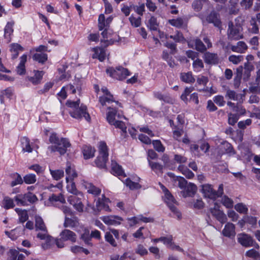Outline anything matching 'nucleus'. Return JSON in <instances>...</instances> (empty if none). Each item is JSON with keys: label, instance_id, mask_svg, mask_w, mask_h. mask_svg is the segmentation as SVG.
I'll return each instance as SVG.
<instances>
[{"label": "nucleus", "instance_id": "obj_36", "mask_svg": "<svg viewBox=\"0 0 260 260\" xmlns=\"http://www.w3.org/2000/svg\"><path fill=\"white\" fill-rule=\"evenodd\" d=\"M178 170L181 172L186 178L191 179L194 176V174L189 170L186 167L180 165L178 168Z\"/></svg>", "mask_w": 260, "mask_h": 260}, {"label": "nucleus", "instance_id": "obj_17", "mask_svg": "<svg viewBox=\"0 0 260 260\" xmlns=\"http://www.w3.org/2000/svg\"><path fill=\"white\" fill-rule=\"evenodd\" d=\"M203 59L207 64H217L219 62L218 56L217 54L207 52L204 53Z\"/></svg>", "mask_w": 260, "mask_h": 260}, {"label": "nucleus", "instance_id": "obj_9", "mask_svg": "<svg viewBox=\"0 0 260 260\" xmlns=\"http://www.w3.org/2000/svg\"><path fill=\"white\" fill-rule=\"evenodd\" d=\"M165 201L177 218L179 219H181V214L174 205L176 203V201L170 191L168 193L165 194Z\"/></svg>", "mask_w": 260, "mask_h": 260}, {"label": "nucleus", "instance_id": "obj_44", "mask_svg": "<svg viewBox=\"0 0 260 260\" xmlns=\"http://www.w3.org/2000/svg\"><path fill=\"white\" fill-rule=\"evenodd\" d=\"M50 173L54 179L58 180L60 179L64 175V172L61 170H52L50 169Z\"/></svg>", "mask_w": 260, "mask_h": 260}, {"label": "nucleus", "instance_id": "obj_35", "mask_svg": "<svg viewBox=\"0 0 260 260\" xmlns=\"http://www.w3.org/2000/svg\"><path fill=\"white\" fill-rule=\"evenodd\" d=\"M68 185L67 186V190L68 191L73 194V195H78V196H80L81 197H82V194L78 191L76 187V185H75V184L74 182H72V180L71 181H70L69 182V183H68Z\"/></svg>", "mask_w": 260, "mask_h": 260}, {"label": "nucleus", "instance_id": "obj_24", "mask_svg": "<svg viewBox=\"0 0 260 260\" xmlns=\"http://www.w3.org/2000/svg\"><path fill=\"white\" fill-rule=\"evenodd\" d=\"M94 52L92 55L93 58H98L100 61H103L106 57V53L103 48L95 47L91 49Z\"/></svg>", "mask_w": 260, "mask_h": 260}, {"label": "nucleus", "instance_id": "obj_52", "mask_svg": "<svg viewBox=\"0 0 260 260\" xmlns=\"http://www.w3.org/2000/svg\"><path fill=\"white\" fill-rule=\"evenodd\" d=\"M81 238L84 241L85 244L91 245V243L90 242L91 236L89 234V231L88 230H84V232L81 235Z\"/></svg>", "mask_w": 260, "mask_h": 260}, {"label": "nucleus", "instance_id": "obj_39", "mask_svg": "<svg viewBox=\"0 0 260 260\" xmlns=\"http://www.w3.org/2000/svg\"><path fill=\"white\" fill-rule=\"evenodd\" d=\"M13 91L12 89L7 88L5 90H3L1 92L0 95V100L2 104L4 103L5 98L10 99L12 96Z\"/></svg>", "mask_w": 260, "mask_h": 260}, {"label": "nucleus", "instance_id": "obj_62", "mask_svg": "<svg viewBox=\"0 0 260 260\" xmlns=\"http://www.w3.org/2000/svg\"><path fill=\"white\" fill-rule=\"evenodd\" d=\"M24 195L25 200H26L27 203L28 202L34 203L38 201V198H37L36 196L31 192H28L27 193L24 194Z\"/></svg>", "mask_w": 260, "mask_h": 260}, {"label": "nucleus", "instance_id": "obj_14", "mask_svg": "<svg viewBox=\"0 0 260 260\" xmlns=\"http://www.w3.org/2000/svg\"><path fill=\"white\" fill-rule=\"evenodd\" d=\"M202 192L205 198L214 200L217 198V196L215 193V190H214L210 184H206L203 185L202 186Z\"/></svg>", "mask_w": 260, "mask_h": 260}, {"label": "nucleus", "instance_id": "obj_57", "mask_svg": "<svg viewBox=\"0 0 260 260\" xmlns=\"http://www.w3.org/2000/svg\"><path fill=\"white\" fill-rule=\"evenodd\" d=\"M239 117L237 114H232L231 113L228 114V122L231 125H234L237 122Z\"/></svg>", "mask_w": 260, "mask_h": 260}, {"label": "nucleus", "instance_id": "obj_32", "mask_svg": "<svg viewBox=\"0 0 260 260\" xmlns=\"http://www.w3.org/2000/svg\"><path fill=\"white\" fill-rule=\"evenodd\" d=\"M181 80L187 83H191L194 82L195 79L192 76V73L190 72L182 73L180 74Z\"/></svg>", "mask_w": 260, "mask_h": 260}, {"label": "nucleus", "instance_id": "obj_34", "mask_svg": "<svg viewBox=\"0 0 260 260\" xmlns=\"http://www.w3.org/2000/svg\"><path fill=\"white\" fill-rule=\"evenodd\" d=\"M149 165L152 170L156 173H162L163 166L157 162H153L148 160Z\"/></svg>", "mask_w": 260, "mask_h": 260}, {"label": "nucleus", "instance_id": "obj_50", "mask_svg": "<svg viewBox=\"0 0 260 260\" xmlns=\"http://www.w3.org/2000/svg\"><path fill=\"white\" fill-rule=\"evenodd\" d=\"M152 144L155 150L159 152H164L165 150V148L159 140H154L152 142Z\"/></svg>", "mask_w": 260, "mask_h": 260}, {"label": "nucleus", "instance_id": "obj_28", "mask_svg": "<svg viewBox=\"0 0 260 260\" xmlns=\"http://www.w3.org/2000/svg\"><path fill=\"white\" fill-rule=\"evenodd\" d=\"M66 173L67 175L66 177V181L69 183L70 181L72 180L74 178L77 176V174L76 173L75 170L71 167L70 164H67V166L66 169Z\"/></svg>", "mask_w": 260, "mask_h": 260}, {"label": "nucleus", "instance_id": "obj_63", "mask_svg": "<svg viewBox=\"0 0 260 260\" xmlns=\"http://www.w3.org/2000/svg\"><path fill=\"white\" fill-rule=\"evenodd\" d=\"M233 111L236 112L235 114H237L239 117L246 113V110L241 105L234 106Z\"/></svg>", "mask_w": 260, "mask_h": 260}, {"label": "nucleus", "instance_id": "obj_5", "mask_svg": "<svg viewBox=\"0 0 260 260\" xmlns=\"http://www.w3.org/2000/svg\"><path fill=\"white\" fill-rule=\"evenodd\" d=\"M99 154L95 160V164L99 168H106V162L108 159V147L105 142H100L99 146Z\"/></svg>", "mask_w": 260, "mask_h": 260}, {"label": "nucleus", "instance_id": "obj_16", "mask_svg": "<svg viewBox=\"0 0 260 260\" xmlns=\"http://www.w3.org/2000/svg\"><path fill=\"white\" fill-rule=\"evenodd\" d=\"M79 225V219L75 214L64 217V227L73 228L78 226Z\"/></svg>", "mask_w": 260, "mask_h": 260}, {"label": "nucleus", "instance_id": "obj_6", "mask_svg": "<svg viewBox=\"0 0 260 260\" xmlns=\"http://www.w3.org/2000/svg\"><path fill=\"white\" fill-rule=\"evenodd\" d=\"M243 28L240 24L230 21L228 23L227 36L230 40H238L243 38Z\"/></svg>", "mask_w": 260, "mask_h": 260}, {"label": "nucleus", "instance_id": "obj_21", "mask_svg": "<svg viewBox=\"0 0 260 260\" xmlns=\"http://www.w3.org/2000/svg\"><path fill=\"white\" fill-rule=\"evenodd\" d=\"M23 50L24 48L18 43H12L10 45V51L13 59H16L18 56L19 51Z\"/></svg>", "mask_w": 260, "mask_h": 260}, {"label": "nucleus", "instance_id": "obj_60", "mask_svg": "<svg viewBox=\"0 0 260 260\" xmlns=\"http://www.w3.org/2000/svg\"><path fill=\"white\" fill-rule=\"evenodd\" d=\"M243 57L242 55H232L229 57V60L233 63L237 64L242 61Z\"/></svg>", "mask_w": 260, "mask_h": 260}, {"label": "nucleus", "instance_id": "obj_61", "mask_svg": "<svg viewBox=\"0 0 260 260\" xmlns=\"http://www.w3.org/2000/svg\"><path fill=\"white\" fill-rule=\"evenodd\" d=\"M4 208L6 209L13 208L14 204L13 200L9 197H6L4 199Z\"/></svg>", "mask_w": 260, "mask_h": 260}, {"label": "nucleus", "instance_id": "obj_15", "mask_svg": "<svg viewBox=\"0 0 260 260\" xmlns=\"http://www.w3.org/2000/svg\"><path fill=\"white\" fill-rule=\"evenodd\" d=\"M211 214L221 223H225L227 221V217L224 212L220 210L215 205L214 208L210 209Z\"/></svg>", "mask_w": 260, "mask_h": 260}, {"label": "nucleus", "instance_id": "obj_43", "mask_svg": "<svg viewBox=\"0 0 260 260\" xmlns=\"http://www.w3.org/2000/svg\"><path fill=\"white\" fill-rule=\"evenodd\" d=\"M194 42L197 50L201 52H203L206 50L207 48L205 45L200 39H196Z\"/></svg>", "mask_w": 260, "mask_h": 260}, {"label": "nucleus", "instance_id": "obj_25", "mask_svg": "<svg viewBox=\"0 0 260 260\" xmlns=\"http://www.w3.org/2000/svg\"><path fill=\"white\" fill-rule=\"evenodd\" d=\"M111 171L115 175L125 176L121 166L113 160H111Z\"/></svg>", "mask_w": 260, "mask_h": 260}, {"label": "nucleus", "instance_id": "obj_19", "mask_svg": "<svg viewBox=\"0 0 260 260\" xmlns=\"http://www.w3.org/2000/svg\"><path fill=\"white\" fill-rule=\"evenodd\" d=\"M223 235L227 237H234L236 235L235 226L231 222L227 223L222 231Z\"/></svg>", "mask_w": 260, "mask_h": 260}, {"label": "nucleus", "instance_id": "obj_18", "mask_svg": "<svg viewBox=\"0 0 260 260\" xmlns=\"http://www.w3.org/2000/svg\"><path fill=\"white\" fill-rule=\"evenodd\" d=\"M61 239L63 241H70L75 242L76 241V234L69 230H64L60 234Z\"/></svg>", "mask_w": 260, "mask_h": 260}, {"label": "nucleus", "instance_id": "obj_26", "mask_svg": "<svg viewBox=\"0 0 260 260\" xmlns=\"http://www.w3.org/2000/svg\"><path fill=\"white\" fill-rule=\"evenodd\" d=\"M27 55L23 54L20 57V63L17 67V72L19 75H23L25 73V63L27 60Z\"/></svg>", "mask_w": 260, "mask_h": 260}, {"label": "nucleus", "instance_id": "obj_8", "mask_svg": "<svg viewBox=\"0 0 260 260\" xmlns=\"http://www.w3.org/2000/svg\"><path fill=\"white\" fill-rule=\"evenodd\" d=\"M238 241L241 245L245 247L251 246L259 247L258 245L255 242L253 238L245 233H241L238 235Z\"/></svg>", "mask_w": 260, "mask_h": 260}, {"label": "nucleus", "instance_id": "obj_23", "mask_svg": "<svg viewBox=\"0 0 260 260\" xmlns=\"http://www.w3.org/2000/svg\"><path fill=\"white\" fill-rule=\"evenodd\" d=\"M14 24V21L8 22L4 29V37L7 40L8 43L11 41V36L13 32V25Z\"/></svg>", "mask_w": 260, "mask_h": 260}, {"label": "nucleus", "instance_id": "obj_38", "mask_svg": "<svg viewBox=\"0 0 260 260\" xmlns=\"http://www.w3.org/2000/svg\"><path fill=\"white\" fill-rule=\"evenodd\" d=\"M47 54L44 53H35L32 56V59L34 60L41 63H44L47 60Z\"/></svg>", "mask_w": 260, "mask_h": 260}, {"label": "nucleus", "instance_id": "obj_53", "mask_svg": "<svg viewBox=\"0 0 260 260\" xmlns=\"http://www.w3.org/2000/svg\"><path fill=\"white\" fill-rule=\"evenodd\" d=\"M220 149L222 150L223 149H224V151L223 152L225 153H231L233 150V148L232 147V145L230 143L228 142L227 141H223L221 143V145L220 146Z\"/></svg>", "mask_w": 260, "mask_h": 260}, {"label": "nucleus", "instance_id": "obj_48", "mask_svg": "<svg viewBox=\"0 0 260 260\" xmlns=\"http://www.w3.org/2000/svg\"><path fill=\"white\" fill-rule=\"evenodd\" d=\"M125 185L129 188V189H137L141 188V185L139 184L138 183H136L129 179H126L125 182Z\"/></svg>", "mask_w": 260, "mask_h": 260}, {"label": "nucleus", "instance_id": "obj_47", "mask_svg": "<svg viewBox=\"0 0 260 260\" xmlns=\"http://www.w3.org/2000/svg\"><path fill=\"white\" fill-rule=\"evenodd\" d=\"M128 19L131 25L135 27H139L141 24V18L140 17L136 18L132 15Z\"/></svg>", "mask_w": 260, "mask_h": 260}, {"label": "nucleus", "instance_id": "obj_3", "mask_svg": "<svg viewBox=\"0 0 260 260\" xmlns=\"http://www.w3.org/2000/svg\"><path fill=\"white\" fill-rule=\"evenodd\" d=\"M49 141L52 145L48 147V149L51 152L57 151L60 155L65 154L67 148L71 146V144L67 138H59L55 134H52Z\"/></svg>", "mask_w": 260, "mask_h": 260}, {"label": "nucleus", "instance_id": "obj_11", "mask_svg": "<svg viewBox=\"0 0 260 260\" xmlns=\"http://www.w3.org/2000/svg\"><path fill=\"white\" fill-rule=\"evenodd\" d=\"M100 219L108 225L117 226L123 221V218L117 215L103 216Z\"/></svg>", "mask_w": 260, "mask_h": 260}, {"label": "nucleus", "instance_id": "obj_31", "mask_svg": "<svg viewBox=\"0 0 260 260\" xmlns=\"http://www.w3.org/2000/svg\"><path fill=\"white\" fill-rule=\"evenodd\" d=\"M5 234L12 240H14L20 236L21 233L20 228H17L14 230H11L10 232L5 231Z\"/></svg>", "mask_w": 260, "mask_h": 260}, {"label": "nucleus", "instance_id": "obj_20", "mask_svg": "<svg viewBox=\"0 0 260 260\" xmlns=\"http://www.w3.org/2000/svg\"><path fill=\"white\" fill-rule=\"evenodd\" d=\"M184 189L185 190L182 192L184 197H192L197 190V187L194 184L189 183Z\"/></svg>", "mask_w": 260, "mask_h": 260}, {"label": "nucleus", "instance_id": "obj_7", "mask_svg": "<svg viewBox=\"0 0 260 260\" xmlns=\"http://www.w3.org/2000/svg\"><path fill=\"white\" fill-rule=\"evenodd\" d=\"M106 73L109 76L117 80H122L129 75V72L127 69L118 67L114 69L110 67L106 69Z\"/></svg>", "mask_w": 260, "mask_h": 260}, {"label": "nucleus", "instance_id": "obj_56", "mask_svg": "<svg viewBox=\"0 0 260 260\" xmlns=\"http://www.w3.org/2000/svg\"><path fill=\"white\" fill-rule=\"evenodd\" d=\"M221 203L228 208H232L233 206V200L226 196L222 198Z\"/></svg>", "mask_w": 260, "mask_h": 260}, {"label": "nucleus", "instance_id": "obj_1", "mask_svg": "<svg viewBox=\"0 0 260 260\" xmlns=\"http://www.w3.org/2000/svg\"><path fill=\"white\" fill-rule=\"evenodd\" d=\"M103 92L105 94V96L100 98L99 102L102 106H108L109 111L107 114V120L108 122L111 125H114L116 128H118L121 131V135L125 138L126 137V126L124 122L119 120H116V118L120 119L123 116L122 114L117 113L116 109L113 107V106H108L113 102L116 105L119 104L118 102H115L113 100V95H111L107 88H102Z\"/></svg>", "mask_w": 260, "mask_h": 260}, {"label": "nucleus", "instance_id": "obj_40", "mask_svg": "<svg viewBox=\"0 0 260 260\" xmlns=\"http://www.w3.org/2000/svg\"><path fill=\"white\" fill-rule=\"evenodd\" d=\"M49 200L51 202L59 201L63 204L66 203V200H65L63 196L61 193H59L58 194H54V193L52 194L49 197Z\"/></svg>", "mask_w": 260, "mask_h": 260}, {"label": "nucleus", "instance_id": "obj_4", "mask_svg": "<svg viewBox=\"0 0 260 260\" xmlns=\"http://www.w3.org/2000/svg\"><path fill=\"white\" fill-rule=\"evenodd\" d=\"M66 105L71 108L69 110V113L72 117L78 119L84 117L87 121H90V117L87 112L86 106L82 104L79 106V100L76 102L68 101Z\"/></svg>", "mask_w": 260, "mask_h": 260}, {"label": "nucleus", "instance_id": "obj_59", "mask_svg": "<svg viewBox=\"0 0 260 260\" xmlns=\"http://www.w3.org/2000/svg\"><path fill=\"white\" fill-rule=\"evenodd\" d=\"M105 238L106 241L109 243L112 246L114 247L117 246V243L110 232H107L105 234Z\"/></svg>", "mask_w": 260, "mask_h": 260}, {"label": "nucleus", "instance_id": "obj_22", "mask_svg": "<svg viewBox=\"0 0 260 260\" xmlns=\"http://www.w3.org/2000/svg\"><path fill=\"white\" fill-rule=\"evenodd\" d=\"M247 48V45L243 41H239L236 45H231V49L233 52L239 53H244Z\"/></svg>", "mask_w": 260, "mask_h": 260}, {"label": "nucleus", "instance_id": "obj_58", "mask_svg": "<svg viewBox=\"0 0 260 260\" xmlns=\"http://www.w3.org/2000/svg\"><path fill=\"white\" fill-rule=\"evenodd\" d=\"M99 28L100 30H103L104 28L107 27V23L105 21V18L104 14H100L99 17Z\"/></svg>", "mask_w": 260, "mask_h": 260}, {"label": "nucleus", "instance_id": "obj_2", "mask_svg": "<svg viewBox=\"0 0 260 260\" xmlns=\"http://www.w3.org/2000/svg\"><path fill=\"white\" fill-rule=\"evenodd\" d=\"M35 230L39 232L37 234V238L45 241V243L42 244V248L44 249H48L54 242L53 238L48 234L43 219L38 215L35 216Z\"/></svg>", "mask_w": 260, "mask_h": 260}, {"label": "nucleus", "instance_id": "obj_30", "mask_svg": "<svg viewBox=\"0 0 260 260\" xmlns=\"http://www.w3.org/2000/svg\"><path fill=\"white\" fill-rule=\"evenodd\" d=\"M22 150L24 152H31L32 150L30 145L29 139L26 137H23L20 139Z\"/></svg>", "mask_w": 260, "mask_h": 260}, {"label": "nucleus", "instance_id": "obj_37", "mask_svg": "<svg viewBox=\"0 0 260 260\" xmlns=\"http://www.w3.org/2000/svg\"><path fill=\"white\" fill-rule=\"evenodd\" d=\"M225 96L228 97L230 100L238 101L242 99V95L236 93V92L234 90L228 89L226 91Z\"/></svg>", "mask_w": 260, "mask_h": 260}, {"label": "nucleus", "instance_id": "obj_55", "mask_svg": "<svg viewBox=\"0 0 260 260\" xmlns=\"http://www.w3.org/2000/svg\"><path fill=\"white\" fill-rule=\"evenodd\" d=\"M158 23L157 22L156 18L152 16L149 20L148 27L151 30H156L158 26Z\"/></svg>", "mask_w": 260, "mask_h": 260}, {"label": "nucleus", "instance_id": "obj_54", "mask_svg": "<svg viewBox=\"0 0 260 260\" xmlns=\"http://www.w3.org/2000/svg\"><path fill=\"white\" fill-rule=\"evenodd\" d=\"M193 87H186L184 92L181 95V100L184 101L186 104L188 102L187 95H188L193 90Z\"/></svg>", "mask_w": 260, "mask_h": 260}, {"label": "nucleus", "instance_id": "obj_51", "mask_svg": "<svg viewBox=\"0 0 260 260\" xmlns=\"http://www.w3.org/2000/svg\"><path fill=\"white\" fill-rule=\"evenodd\" d=\"M15 200L17 205L26 206L27 205L24 194H19L15 197Z\"/></svg>", "mask_w": 260, "mask_h": 260}, {"label": "nucleus", "instance_id": "obj_27", "mask_svg": "<svg viewBox=\"0 0 260 260\" xmlns=\"http://www.w3.org/2000/svg\"><path fill=\"white\" fill-rule=\"evenodd\" d=\"M84 186L88 193L95 196L99 195L101 192V189L95 186L91 183L86 182Z\"/></svg>", "mask_w": 260, "mask_h": 260}, {"label": "nucleus", "instance_id": "obj_49", "mask_svg": "<svg viewBox=\"0 0 260 260\" xmlns=\"http://www.w3.org/2000/svg\"><path fill=\"white\" fill-rule=\"evenodd\" d=\"M23 180L26 184H33L36 181V176L34 174H27L24 176Z\"/></svg>", "mask_w": 260, "mask_h": 260}, {"label": "nucleus", "instance_id": "obj_12", "mask_svg": "<svg viewBox=\"0 0 260 260\" xmlns=\"http://www.w3.org/2000/svg\"><path fill=\"white\" fill-rule=\"evenodd\" d=\"M78 195H72L68 198V202L78 212H82L84 209V205L81 198Z\"/></svg>", "mask_w": 260, "mask_h": 260}, {"label": "nucleus", "instance_id": "obj_33", "mask_svg": "<svg viewBox=\"0 0 260 260\" xmlns=\"http://www.w3.org/2000/svg\"><path fill=\"white\" fill-rule=\"evenodd\" d=\"M242 75V67L237 69L236 74L234 77V85L235 87L238 88L240 86Z\"/></svg>", "mask_w": 260, "mask_h": 260}, {"label": "nucleus", "instance_id": "obj_64", "mask_svg": "<svg viewBox=\"0 0 260 260\" xmlns=\"http://www.w3.org/2000/svg\"><path fill=\"white\" fill-rule=\"evenodd\" d=\"M250 24L252 25V28L249 29L250 32L254 34H257L258 32L259 28L258 25L256 23L255 18H251V20H250Z\"/></svg>", "mask_w": 260, "mask_h": 260}, {"label": "nucleus", "instance_id": "obj_29", "mask_svg": "<svg viewBox=\"0 0 260 260\" xmlns=\"http://www.w3.org/2000/svg\"><path fill=\"white\" fill-rule=\"evenodd\" d=\"M95 150L90 146H84L82 152L85 159H88L93 157Z\"/></svg>", "mask_w": 260, "mask_h": 260}, {"label": "nucleus", "instance_id": "obj_42", "mask_svg": "<svg viewBox=\"0 0 260 260\" xmlns=\"http://www.w3.org/2000/svg\"><path fill=\"white\" fill-rule=\"evenodd\" d=\"M192 67L195 71L199 72L204 68L203 62L201 59L197 58L193 61Z\"/></svg>", "mask_w": 260, "mask_h": 260}, {"label": "nucleus", "instance_id": "obj_13", "mask_svg": "<svg viewBox=\"0 0 260 260\" xmlns=\"http://www.w3.org/2000/svg\"><path fill=\"white\" fill-rule=\"evenodd\" d=\"M110 202V200L106 198L104 194L102 196V198H99L96 201V208L98 211L105 210L106 211L110 212L111 209L108 205V203Z\"/></svg>", "mask_w": 260, "mask_h": 260}, {"label": "nucleus", "instance_id": "obj_45", "mask_svg": "<svg viewBox=\"0 0 260 260\" xmlns=\"http://www.w3.org/2000/svg\"><path fill=\"white\" fill-rule=\"evenodd\" d=\"M169 23L172 26L176 27H181L184 24V20L182 18L179 17L177 19H173L169 20Z\"/></svg>", "mask_w": 260, "mask_h": 260}, {"label": "nucleus", "instance_id": "obj_41", "mask_svg": "<svg viewBox=\"0 0 260 260\" xmlns=\"http://www.w3.org/2000/svg\"><path fill=\"white\" fill-rule=\"evenodd\" d=\"M174 181L181 189H184L188 184L187 181L182 177H175L174 178Z\"/></svg>", "mask_w": 260, "mask_h": 260}, {"label": "nucleus", "instance_id": "obj_46", "mask_svg": "<svg viewBox=\"0 0 260 260\" xmlns=\"http://www.w3.org/2000/svg\"><path fill=\"white\" fill-rule=\"evenodd\" d=\"M235 210L240 213L246 214L248 211V208L242 203H238L235 205Z\"/></svg>", "mask_w": 260, "mask_h": 260}, {"label": "nucleus", "instance_id": "obj_10", "mask_svg": "<svg viewBox=\"0 0 260 260\" xmlns=\"http://www.w3.org/2000/svg\"><path fill=\"white\" fill-rule=\"evenodd\" d=\"M206 21L209 23H212L215 27L221 28L222 23L220 19V15L215 11H211L206 18Z\"/></svg>", "mask_w": 260, "mask_h": 260}]
</instances>
